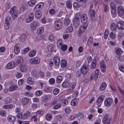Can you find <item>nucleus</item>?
Masks as SVG:
<instances>
[{"label": "nucleus", "mask_w": 124, "mask_h": 124, "mask_svg": "<svg viewBox=\"0 0 124 124\" xmlns=\"http://www.w3.org/2000/svg\"><path fill=\"white\" fill-rule=\"evenodd\" d=\"M27 35L25 34H22L19 37L20 40L21 42H24L27 38Z\"/></svg>", "instance_id": "obj_23"}, {"label": "nucleus", "mask_w": 124, "mask_h": 124, "mask_svg": "<svg viewBox=\"0 0 124 124\" xmlns=\"http://www.w3.org/2000/svg\"><path fill=\"white\" fill-rule=\"evenodd\" d=\"M18 87L17 85H12L9 87L8 90L9 91L12 92L17 89Z\"/></svg>", "instance_id": "obj_26"}, {"label": "nucleus", "mask_w": 124, "mask_h": 124, "mask_svg": "<svg viewBox=\"0 0 124 124\" xmlns=\"http://www.w3.org/2000/svg\"><path fill=\"white\" fill-rule=\"evenodd\" d=\"M61 107V105L60 104L58 103L53 107V108L54 109H56L59 108Z\"/></svg>", "instance_id": "obj_62"}, {"label": "nucleus", "mask_w": 124, "mask_h": 124, "mask_svg": "<svg viewBox=\"0 0 124 124\" xmlns=\"http://www.w3.org/2000/svg\"><path fill=\"white\" fill-rule=\"evenodd\" d=\"M73 6L74 8H77L79 7V4L77 2H75L73 4Z\"/></svg>", "instance_id": "obj_59"}, {"label": "nucleus", "mask_w": 124, "mask_h": 124, "mask_svg": "<svg viewBox=\"0 0 124 124\" xmlns=\"http://www.w3.org/2000/svg\"><path fill=\"white\" fill-rule=\"evenodd\" d=\"M70 84L69 82L67 81H64L62 84V86L63 87L66 88L68 87Z\"/></svg>", "instance_id": "obj_36"}, {"label": "nucleus", "mask_w": 124, "mask_h": 124, "mask_svg": "<svg viewBox=\"0 0 124 124\" xmlns=\"http://www.w3.org/2000/svg\"><path fill=\"white\" fill-rule=\"evenodd\" d=\"M52 116L50 114H47L46 116V118L48 120H50Z\"/></svg>", "instance_id": "obj_58"}, {"label": "nucleus", "mask_w": 124, "mask_h": 124, "mask_svg": "<svg viewBox=\"0 0 124 124\" xmlns=\"http://www.w3.org/2000/svg\"><path fill=\"white\" fill-rule=\"evenodd\" d=\"M38 116L37 115H34L31 117L32 120H33L35 122H36L38 121Z\"/></svg>", "instance_id": "obj_43"}, {"label": "nucleus", "mask_w": 124, "mask_h": 124, "mask_svg": "<svg viewBox=\"0 0 124 124\" xmlns=\"http://www.w3.org/2000/svg\"><path fill=\"white\" fill-rule=\"evenodd\" d=\"M54 36L53 35H51L49 36L48 39L49 41L52 42L54 40Z\"/></svg>", "instance_id": "obj_47"}, {"label": "nucleus", "mask_w": 124, "mask_h": 124, "mask_svg": "<svg viewBox=\"0 0 124 124\" xmlns=\"http://www.w3.org/2000/svg\"><path fill=\"white\" fill-rule=\"evenodd\" d=\"M36 51L35 50H33L31 51L29 53V56L30 57H33L35 54Z\"/></svg>", "instance_id": "obj_32"}, {"label": "nucleus", "mask_w": 124, "mask_h": 124, "mask_svg": "<svg viewBox=\"0 0 124 124\" xmlns=\"http://www.w3.org/2000/svg\"><path fill=\"white\" fill-rule=\"evenodd\" d=\"M39 23L38 21H35L32 22L30 25V27L32 30L35 29L39 25Z\"/></svg>", "instance_id": "obj_2"}, {"label": "nucleus", "mask_w": 124, "mask_h": 124, "mask_svg": "<svg viewBox=\"0 0 124 124\" xmlns=\"http://www.w3.org/2000/svg\"><path fill=\"white\" fill-rule=\"evenodd\" d=\"M43 93L42 91L38 90L35 93V95L37 96H39L41 95Z\"/></svg>", "instance_id": "obj_45"}, {"label": "nucleus", "mask_w": 124, "mask_h": 124, "mask_svg": "<svg viewBox=\"0 0 124 124\" xmlns=\"http://www.w3.org/2000/svg\"><path fill=\"white\" fill-rule=\"evenodd\" d=\"M115 52L117 55H120L123 52L121 49L119 47H116V48Z\"/></svg>", "instance_id": "obj_27"}, {"label": "nucleus", "mask_w": 124, "mask_h": 124, "mask_svg": "<svg viewBox=\"0 0 124 124\" xmlns=\"http://www.w3.org/2000/svg\"><path fill=\"white\" fill-rule=\"evenodd\" d=\"M72 28L71 26H69L66 29V31L67 32H70L72 31Z\"/></svg>", "instance_id": "obj_57"}, {"label": "nucleus", "mask_w": 124, "mask_h": 124, "mask_svg": "<svg viewBox=\"0 0 124 124\" xmlns=\"http://www.w3.org/2000/svg\"><path fill=\"white\" fill-rule=\"evenodd\" d=\"M20 45L19 43H17L16 44L14 47V51L15 53L17 54L19 53L20 52V49H19V47Z\"/></svg>", "instance_id": "obj_16"}, {"label": "nucleus", "mask_w": 124, "mask_h": 124, "mask_svg": "<svg viewBox=\"0 0 124 124\" xmlns=\"http://www.w3.org/2000/svg\"><path fill=\"white\" fill-rule=\"evenodd\" d=\"M53 47L54 46L52 44L50 45L48 47V50L51 52H52L53 51Z\"/></svg>", "instance_id": "obj_52"}, {"label": "nucleus", "mask_w": 124, "mask_h": 124, "mask_svg": "<svg viewBox=\"0 0 124 124\" xmlns=\"http://www.w3.org/2000/svg\"><path fill=\"white\" fill-rule=\"evenodd\" d=\"M116 25L114 23H112L110 25V28L113 31H115L116 30Z\"/></svg>", "instance_id": "obj_40"}, {"label": "nucleus", "mask_w": 124, "mask_h": 124, "mask_svg": "<svg viewBox=\"0 0 124 124\" xmlns=\"http://www.w3.org/2000/svg\"><path fill=\"white\" fill-rule=\"evenodd\" d=\"M70 19L68 18H65L63 20L64 25L66 26H68L71 23Z\"/></svg>", "instance_id": "obj_20"}, {"label": "nucleus", "mask_w": 124, "mask_h": 124, "mask_svg": "<svg viewBox=\"0 0 124 124\" xmlns=\"http://www.w3.org/2000/svg\"><path fill=\"white\" fill-rule=\"evenodd\" d=\"M34 78L32 77H30L28 78L27 82L29 84L32 85L34 83Z\"/></svg>", "instance_id": "obj_25"}, {"label": "nucleus", "mask_w": 124, "mask_h": 124, "mask_svg": "<svg viewBox=\"0 0 124 124\" xmlns=\"http://www.w3.org/2000/svg\"><path fill=\"white\" fill-rule=\"evenodd\" d=\"M29 50V47H26L23 49L22 51V54H24L27 53Z\"/></svg>", "instance_id": "obj_49"}, {"label": "nucleus", "mask_w": 124, "mask_h": 124, "mask_svg": "<svg viewBox=\"0 0 124 124\" xmlns=\"http://www.w3.org/2000/svg\"><path fill=\"white\" fill-rule=\"evenodd\" d=\"M67 8H71L72 7V4L70 1H67L66 3Z\"/></svg>", "instance_id": "obj_53"}, {"label": "nucleus", "mask_w": 124, "mask_h": 124, "mask_svg": "<svg viewBox=\"0 0 124 124\" xmlns=\"http://www.w3.org/2000/svg\"><path fill=\"white\" fill-rule=\"evenodd\" d=\"M63 26L62 22L60 20H57L55 22V29L59 30L61 29Z\"/></svg>", "instance_id": "obj_3"}, {"label": "nucleus", "mask_w": 124, "mask_h": 124, "mask_svg": "<svg viewBox=\"0 0 124 124\" xmlns=\"http://www.w3.org/2000/svg\"><path fill=\"white\" fill-rule=\"evenodd\" d=\"M23 62V58L21 56H19L17 58L16 61V64L17 66H21Z\"/></svg>", "instance_id": "obj_15"}, {"label": "nucleus", "mask_w": 124, "mask_h": 124, "mask_svg": "<svg viewBox=\"0 0 124 124\" xmlns=\"http://www.w3.org/2000/svg\"><path fill=\"white\" fill-rule=\"evenodd\" d=\"M102 122L104 124H109L110 123V119L108 118V116L105 115L102 120Z\"/></svg>", "instance_id": "obj_11"}, {"label": "nucleus", "mask_w": 124, "mask_h": 124, "mask_svg": "<svg viewBox=\"0 0 124 124\" xmlns=\"http://www.w3.org/2000/svg\"><path fill=\"white\" fill-rule=\"evenodd\" d=\"M81 20L83 23L87 24L88 17L87 15L83 14L81 16L80 14Z\"/></svg>", "instance_id": "obj_4"}, {"label": "nucleus", "mask_w": 124, "mask_h": 124, "mask_svg": "<svg viewBox=\"0 0 124 124\" xmlns=\"http://www.w3.org/2000/svg\"><path fill=\"white\" fill-rule=\"evenodd\" d=\"M29 17L30 18L31 20H33L34 17V15L31 12L29 15Z\"/></svg>", "instance_id": "obj_63"}, {"label": "nucleus", "mask_w": 124, "mask_h": 124, "mask_svg": "<svg viewBox=\"0 0 124 124\" xmlns=\"http://www.w3.org/2000/svg\"><path fill=\"white\" fill-rule=\"evenodd\" d=\"M98 76L97 74H95L94 73L92 74L90 77V78L91 79H94L96 80Z\"/></svg>", "instance_id": "obj_39"}, {"label": "nucleus", "mask_w": 124, "mask_h": 124, "mask_svg": "<svg viewBox=\"0 0 124 124\" xmlns=\"http://www.w3.org/2000/svg\"><path fill=\"white\" fill-rule=\"evenodd\" d=\"M107 85L105 83H102L100 87V90L101 91H103L104 90L106 87Z\"/></svg>", "instance_id": "obj_33"}, {"label": "nucleus", "mask_w": 124, "mask_h": 124, "mask_svg": "<svg viewBox=\"0 0 124 124\" xmlns=\"http://www.w3.org/2000/svg\"><path fill=\"white\" fill-rule=\"evenodd\" d=\"M29 62L31 64H37L39 63L40 60L39 58L35 57L30 59L29 60Z\"/></svg>", "instance_id": "obj_5"}, {"label": "nucleus", "mask_w": 124, "mask_h": 124, "mask_svg": "<svg viewBox=\"0 0 124 124\" xmlns=\"http://www.w3.org/2000/svg\"><path fill=\"white\" fill-rule=\"evenodd\" d=\"M67 65V62L64 60H62L61 62V67L65 68L66 67Z\"/></svg>", "instance_id": "obj_30"}, {"label": "nucleus", "mask_w": 124, "mask_h": 124, "mask_svg": "<svg viewBox=\"0 0 124 124\" xmlns=\"http://www.w3.org/2000/svg\"><path fill=\"white\" fill-rule=\"evenodd\" d=\"M31 74L32 76L36 77L37 75V71L35 70H33L31 72Z\"/></svg>", "instance_id": "obj_61"}, {"label": "nucleus", "mask_w": 124, "mask_h": 124, "mask_svg": "<svg viewBox=\"0 0 124 124\" xmlns=\"http://www.w3.org/2000/svg\"><path fill=\"white\" fill-rule=\"evenodd\" d=\"M13 107V105L10 104L8 105H5L3 106V108L5 109H9Z\"/></svg>", "instance_id": "obj_56"}, {"label": "nucleus", "mask_w": 124, "mask_h": 124, "mask_svg": "<svg viewBox=\"0 0 124 124\" xmlns=\"http://www.w3.org/2000/svg\"><path fill=\"white\" fill-rule=\"evenodd\" d=\"M118 15L120 16H122L124 13V9L123 7L120 6L118 7Z\"/></svg>", "instance_id": "obj_14"}, {"label": "nucleus", "mask_w": 124, "mask_h": 124, "mask_svg": "<svg viewBox=\"0 0 124 124\" xmlns=\"http://www.w3.org/2000/svg\"><path fill=\"white\" fill-rule=\"evenodd\" d=\"M54 62L56 65H59L60 63V60L59 57L55 56L54 57L53 59Z\"/></svg>", "instance_id": "obj_21"}, {"label": "nucleus", "mask_w": 124, "mask_h": 124, "mask_svg": "<svg viewBox=\"0 0 124 124\" xmlns=\"http://www.w3.org/2000/svg\"><path fill=\"white\" fill-rule=\"evenodd\" d=\"M62 104L63 106L67 105L68 104V101L67 99H63L62 101Z\"/></svg>", "instance_id": "obj_44"}, {"label": "nucleus", "mask_w": 124, "mask_h": 124, "mask_svg": "<svg viewBox=\"0 0 124 124\" xmlns=\"http://www.w3.org/2000/svg\"><path fill=\"white\" fill-rule=\"evenodd\" d=\"M104 97L103 95L101 96L98 97V99L97 100L96 102L98 107H100L103 101Z\"/></svg>", "instance_id": "obj_9"}, {"label": "nucleus", "mask_w": 124, "mask_h": 124, "mask_svg": "<svg viewBox=\"0 0 124 124\" xmlns=\"http://www.w3.org/2000/svg\"><path fill=\"white\" fill-rule=\"evenodd\" d=\"M80 71L82 74L85 75L87 74L88 71V69L85 65H83L80 68Z\"/></svg>", "instance_id": "obj_12"}, {"label": "nucleus", "mask_w": 124, "mask_h": 124, "mask_svg": "<svg viewBox=\"0 0 124 124\" xmlns=\"http://www.w3.org/2000/svg\"><path fill=\"white\" fill-rule=\"evenodd\" d=\"M59 92V89L58 88H56L54 89L53 91V93L54 94L56 95Z\"/></svg>", "instance_id": "obj_55"}, {"label": "nucleus", "mask_w": 124, "mask_h": 124, "mask_svg": "<svg viewBox=\"0 0 124 124\" xmlns=\"http://www.w3.org/2000/svg\"><path fill=\"white\" fill-rule=\"evenodd\" d=\"M78 100L75 98L72 99L71 101V105L73 106H76L78 104Z\"/></svg>", "instance_id": "obj_28"}, {"label": "nucleus", "mask_w": 124, "mask_h": 124, "mask_svg": "<svg viewBox=\"0 0 124 124\" xmlns=\"http://www.w3.org/2000/svg\"><path fill=\"white\" fill-rule=\"evenodd\" d=\"M31 115V112L29 111H27L23 114V117H22V119H26L28 117L30 116Z\"/></svg>", "instance_id": "obj_18"}, {"label": "nucleus", "mask_w": 124, "mask_h": 124, "mask_svg": "<svg viewBox=\"0 0 124 124\" xmlns=\"http://www.w3.org/2000/svg\"><path fill=\"white\" fill-rule=\"evenodd\" d=\"M15 63L14 62L11 61L9 62L7 65V67L9 69L13 68L15 66Z\"/></svg>", "instance_id": "obj_22"}, {"label": "nucleus", "mask_w": 124, "mask_h": 124, "mask_svg": "<svg viewBox=\"0 0 124 124\" xmlns=\"http://www.w3.org/2000/svg\"><path fill=\"white\" fill-rule=\"evenodd\" d=\"M108 29H106L105 31V33L104 34V38L106 39L108 36Z\"/></svg>", "instance_id": "obj_50"}, {"label": "nucleus", "mask_w": 124, "mask_h": 124, "mask_svg": "<svg viewBox=\"0 0 124 124\" xmlns=\"http://www.w3.org/2000/svg\"><path fill=\"white\" fill-rule=\"evenodd\" d=\"M83 25L80 28L79 31L81 33L83 32L87 28L88 24L83 23Z\"/></svg>", "instance_id": "obj_17"}, {"label": "nucleus", "mask_w": 124, "mask_h": 124, "mask_svg": "<svg viewBox=\"0 0 124 124\" xmlns=\"http://www.w3.org/2000/svg\"><path fill=\"white\" fill-rule=\"evenodd\" d=\"M44 4L43 2H41L38 3L34 8V9L36 11H37L42 8L43 7Z\"/></svg>", "instance_id": "obj_13"}, {"label": "nucleus", "mask_w": 124, "mask_h": 124, "mask_svg": "<svg viewBox=\"0 0 124 124\" xmlns=\"http://www.w3.org/2000/svg\"><path fill=\"white\" fill-rule=\"evenodd\" d=\"M62 80V77L61 76H58L57 78L56 81L58 83H60L61 82Z\"/></svg>", "instance_id": "obj_54"}, {"label": "nucleus", "mask_w": 124, "mask_h": 124, "mask_svg": "<svg viewBox=\"0 0 124 124\" xmlns=\"http://www.w3.org/2000/svg\"><path fill=\"white\" fill-rule=\"evenodd\" d=\"M80 13H77L75 15V18L73 20V25L75 29H77L80 25Z\"/></svg>", "instance_id": "obj_1"}, {"label": "nucleus", "mask_w": 124, "mask_h": 124, "mask_svg": "<svg viewBox=\"0 0 124 124\" xmlns=\"http://www.w3.org/2000/svg\"><path fill=\"white\" fill-rule=\"evenodd\" d=\"M93 38L91 36H90L88 38L87 42L88 46H91L93 43Z\"/></svg>", "instance_id": "obj_35"}, {"label": "nucleus", "mask_w": 124, "mask_h": 124, "mask_svg": "<svg viewBox=\"0 0 124 124\" xmlns=\"http://www.w3.org/2000/svg\"><path fill=\"white\" fill-rule=\"evenodd\" d=\"M16 7H14L12 8L10 10V13L11 15H13L14 13L18 12L16 10Z\"/></svg>", "instance_id": "obj_31"}, {"label": "nucleus", "mask_w": 124, "mask_h": 124, "mask_svg": "<svg viewBox=\"0 0 124 124\" xmlns=\"http://www.w3.org/2000/svg\"><path fill=\"white\" fill-rule=\"evenodd\" d=\"M44 29L43 27H40L38 28L37 31V33L38 34H40L44 32Z\"/></svg>", "instance_id": "obj_38"}, {"label": "nucleus", "mask_w": 124, "mask_h": 124, "mask_svg": "<svg viewBox=\"0 0 124 124\" xmlns=\"http://www.w3.org/2000/svg\"><path fill=\"white\" fill-rule=\"evenodd\" d=\"M116 26L119 29H124V22L122 21L118 22L117 23Z\"/></svg>", "instance_id": "obj_10"}, {"label": "nucleus", "mask_w": 124, "mask_h": 124, "mask_svg": "<svg viewBox=\"0 0 124 124\" xmlns=\"http://www.w3.org/2000/svg\"><path fill=\"white\" fill-rule=\"evenodd\" d=\"M111 13L112 15V16L114 18L116 16V15L115 14L116 12V8H111Z\"/></svg>", "instance_id": "obj_41"}, {"label": "nucleus", "mask_w": 124, "mask_h": 124, "mask_svg": "<svg viewBox=\"0 0 124 124\" xmlns=\"http://www.w3.org/2000/svg\"><path fill=\"white\" fill-rule=\"evenodd\" d=\"M69 34H65L62 36V38L64 39H67L69 37Z\"/></svg>", "instance_id": "obj_64"}, {"label": "nucleus", "mask_w": 124, "mask_h": 124, "mask_svg": "<svg viewBox=\"0 0 124 124\" xmlns=\"http://www.w3.org/2000/svg\"><path fill=\"white\" fill-rule=\"evenodd\" d=\"M96 65V59H94L92 61L91 65L93 69L95 68Z\"/></svg>", "instance_id": "obj_34"}, {"label": "nucleus", "mask_w": 124, "mask_h": 124, "mask_svg": "<svg viewBox=\"0 0 124 124\" xmlns=\"http://www.w3.org/2000/svg\"><path fill=\"white\" fill-rule=\"evenodd\" d=\"M16 117L12 116H9L7 117V120L8 121L11 123H14L15 121Z\"/></svg>", "instance_id": "obj_19"}, {"label": "nucleus", "mask_w": 124, "mask_h": 124, "mask_svg": "<svg viewBox=\"0 0 124 124\" xmlns=\"http://www.w3.org/2000/svg\"><path fill=\"white\" fill-rule=\"evenodd\" d=\"M67 48V45L65 44H64L62 45L61 47V49L63 51H65Z\"/></svg>", "instance_id": "obj_51"}, {"label": "nucleus", "mask_w": 124, "mask_h": 124, "mask_svg": "<svg viewBox=\"0 0 124 124\" xmlns=\"http://www.w3.org/2000/svg\"><path fill=\"white\" fill-rule=\"evenodd\" d=\"M20 67V69L21 71L22 72H24L26 70L27 67L24 65H21Z\"/></svg>", "instance_id": "obj_37"}, {"label": "nucleus", "mask_w": 124, "mask_h": 124, "mask_svg": "<svg viewBox=\"0 0 124 124\" xmlns=\"http://www.w3.org/2000/svg\"><path fill=\"white\" fill-rule=\"evenodd\" d=\"M110 37L111 38L115 39L116 38V36L115 34L112 32L110 33Z\"/></svg>", "instance_id": "obj_60"}, {"label": "nucleus", "mask_w": 124, "mask_h": 124, "mask_svg": "<svg viewBox=\"0 0 124 124\" xmlns=\"http://www.w3.org/2000/svg\"><path fill=\"white\" fill-rule=\"evenodd\" d=\"M11 18L9 16L7 17L6 18L5 23H8V24H10V22Z\"/></svg>", "instance_id": "obj_46"}, {"label": "nucleus", "mask_w": 124, "mask_h": 124, "mask_svg": "<svg viewBox=\"0 0 124 124\" xmlns=\"http://www.w3.org/2000/svg\"><path fill=\"white\" fill-rule=\"evenodd\" d=\"M35 14V17L36 18L39 19L40 18L41 16V14L40 12L36 11Z\"/></svg>", "instance_id": "obj_42"}, {"label": "nucleus", "mask_w": 124, "mask_h": 124, "mask_svg": "<svg viewBox=\"0 0 124 124\" xmlns=\"http://www.w3.org/2000/svg\"><path fill=\"white\" fill-rule=\"evenodd\" d=\"M100 64L101 71L103 72L105 71L106 70V65L105 62L104 61H101L100 62Z\"/></svg>", "instance_id": "obj_8"}, {"label": "nucleus", "mask_w": 124, "mask_h": 124, "mask_svg": "<svg viewBox=\"0 0 124 124\" xmlns=\"http://www.w3.org/2000/svg\"><path fill=\"white\" fill-rule=\"evenodd\" d=\"M29 102V99L27 98H24L21 100V103L25 105L27 104Z\"/></svg>", "instance_id": "obj_24"}, {"label": "nucleus", "mask_w": 124, "mask_h": 124, "mask_svg": "<svg viewBox=\"0 0 124 124\" xmlns=\"http://www.w3.org/2000/svg\"><path fill=\"white\" fill-rule=\"evenodd\" d=\"M109 8L108 6L104 5V11L106 13L109 10Z\"/></svg>", "instance_id": "obj_48"}, {"label": "nucleus", "mask_w": 124, "mask_h": 124, "mask_svg": "<svg viewBox=\"0 0 124 124\" xmlns=\"http://www.w3.org/2000/svg\"><path fill=\"white\" fill-rule=\"evenodd\" d=\"M95 12L92 10H90L89 13L91 16V20L94 21L97 18L96 17L95 15Z\"/></svg>", "instance_id": "obj_7"}, {"label": "nucleus", "mask_w": 124, "mask_h": 124, "mask_svg": "<svg viewBox=\"0 0 124 124\" xmlns=\"http://www.w3.org/2000/svg\"><path fill=\"white\" fill-rule=\"evenodd\" d=\"M36 3L35 0H31L28 2V4L29 6L31 7L33 6Z\"/></svg>", "instance_id": "obj_29"}, {"label": "nucleus", "mask_w": 124, "mask_h": 124, "mask_svg": "<svg viewBox=\"0 0 124 124\" xmlns=\"http://www.w3.org/2000/svg\"><path fill=\"white\" fill-rule=\"evenodd\" d=\"M113 101L112 98L109 97L108 98L105 100L104 102V104L106 106H109L112 104Z\"/></svg>", "instance_id": "obj_6"}]
</instances>
